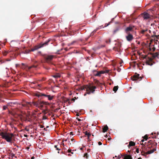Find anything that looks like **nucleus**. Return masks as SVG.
Wrapping results in <instances>:
<instances>
[{
  "mask_svg": "<svg viewBox=\"0 0 159 159\" xmlns=\"http://www.w3.org/2000/svg\"><path fill=\"white\" fill-rule=\"evenodd\" d=\"M75 99H76V98L75 97L74 98H72L71 100L72 101H73L74 102L75 100Z\"/></svg>",
  "mask_w": 159,
  "mask_h": 159,
  "instance_id": "a19ab883",
  "label": "nucleus"
},
{
  "mask_svg": "<svg viewBox=\"0 0 159 159\" xmlns=\"http://www.w3.org/2000/svg\"><path fill=\"white\" fill-rule=\"evenodd\" d=\"M147 30H148L147 29H146L145 30H142L141 31V33L142 34H144V33L145 32H146V31H147Z\"/></svg>",
  "mask_w": 159,
  "mask_h": 159,
  "instance_id": "2f4dec72",
  "label": "nucleus"
},
{
  "mask_svg": "<svg viewBox=\"0 0 159 159\" xmlns=\"http://www.w3.org/2000/svg\"><path fill=\"white\" fill-rule=\"evenodd\" d=\"M91 134L89 133V135H87L88 136V139L89 140H89V137H90V136H91Z\"/></svg>",
  "mask_w": 159,
  "mask_h": 159,
  "instance_id": "58836bf2",
  "label": "nucleus"
},
{
  "mask_svg": "<svg viewBox=\"0 0 159 159\" xmlns=\"http://www.w3.org/2000/svg\"><path fill=\"white\" fill-rule=\"evenodd\" d=\"M7 108V105L4 106L3 107V110H5Z\"/></svg>",
  "mask_w": 159,
  "mask_h": 159,
  "instance_id": "473e14b6",
  "label": "nucleus"
},
{
  "mask_svg": "<svg viewBox=\"0 0 159 159\" xmlns=\"http://www.w3.org/2000/svg\"><path fill=\"white\" fill-rule=\"evenodd\" d=\"M8 53V52L7 51H3L2 52V55L4 56H6L7 54Z\"/></svg>",
  "mask_w": 159,
  "mask_h": 159,
  "instance_id": "a878e982",
  "label": "nucleus"
},
{
  "mask_svg": "<svg viewBox=\"0 0 159 159\" xmlns=\"http://www.w3.org/2000/svg\"><path fill=\"white\" fill-rule=\"evenodd\" d=\"M34 157L33 156L31 158V159H34Z\"/></svg>",
  "mask_w": 159,
  "mask_h": 159,
  "instance_id": "5fc2aeb1",
  "label": "nucleus"
},
{
  "mask_svg": "<svg viewBox=\"0 0 159 159\" xmlns=\"http://www.w3.org/2000/svg\"><path fill=\"white\" fill-rule=\"evenodd\" d=\"M57 147H58L57 145H55L54 146V147L56 148V149L57 150H61V148H59Z\"/></svg>",
  "mask_w": 159,
  "mask_h": 159,
  "instance_id": "c9c22d12",
  "label": "nucleus"
},
{
  "mask_svg": "<svg viewBox=\"0 0 159 159\" xmlns=\"http://www.w3.org/2000/svg\"><path fill=\"white\" fill-rule=\"evenodd\" d=\"M84 89H86L87 91L86 93L84 95L85 96L86 95V94H90L91 93H93L95 90V89H96V86H91L90 85H86L84 87Z\"/></svg>",
  "mask_w": 159,
  "mask_h": 159,
  "instance_id": "f03ea898",
  "label": "nucleus"
},
{
  "mask_svg": "<svg viewBox=\"0 0 159 159\" xmlns=\"http://www.w3.org/2000/svg\"><path fill=\"white\" fill-rule=\"evenodd\" d=\"M14 134L12 133H8L7 131L1 130V137L5 140L7 142L11 143L12 141V138L14 137Z\"/></svg>",
  "mask_w": 159,
  "mask_h": 159,
  "instance_id": "f257e3e1",
  "label": "nucleus"
},
{
  "mask_svg": "<svg viewBox=\"0 0 159 159\" xmlns=\"http://www.w3.org/2000/svg\"><path fill=\"white\" fill-rule=\"evenodd\" d=\"M144 139H142L141 140V141L140 142V143H141V142H143L144 141Z\"/></svg>",
  "mask_w": 159,
  "mask_h": 159,
  "instance_id": "c03bdc74",
  "label": "nucleus"
},
{
  "mask_svg": "<svg viewBox=\"0 0 159 159\" xmlns=\"http://www.w3.org/2000/svg\"><path fill=\"white\" fill-rule=\"evenodd\" d=\"M67 151L68 152H71V149H69L68 150H67Z\"/></svg>",
  "mask_w": 159,
  "mask_h": 159,
  "instance_id": "37998d69",
  "label": "nucleus"
},
{
  "mask_svg": "<svg viewBox=\"0 0 159 159\" xmlns=\"http://www.w3.org/2000/svg\"><path fill=\"white\" fill-rule=\"evenodd\" d=\"M71 152V154H73V152Z\"/></svg>",
  "mask_w": 159,
  "mask_h": 159,
  "instance_id": "774afa93",
  "label": "nucleus"
},
{
  "mask_svg": "<svg viewBox=\"0 0 159 159\" xmlns=\"http://www.w3.org/2000/svg\"><path fill=\"white\" fill-rule=\"evenodd\" d=\"M35 95L38 97H44L47 98L50 101L52 100L55 97V96L53 95H51L39 92L35 93Z\"/></svg>",
  "mask_w": 159,
  "mask_h": 159,
  "instance_id": "7ed1b4c3",
  "label": "nucleus"
},
{
  "mask_svg": "<svg viewBox=\"0 0 159 159\" xmlns=\"http://www.w3.org/2000/svg\"><path fill=\"white\" fill-rule=\"evenodd\" d=\"M108 129V127L107 126V125L105 126L103 128L102 132L103 133L106 132L107 130Z\"/></svg>",
  "mask_w": 159,
  "mask_h": 159,
  "instance_id": "6ab92c4d",
  "label": "nucleus"
},
{
  "mask_svg": "<svg viewBox=\"0 0 159 159\" xmlns=\"http://www.w3.org/2000/svg\"><path fill=\"white\" fill-rule=\"evenodd\" d=\"M111 138H108V140H111Z\"/></svg>",
  "mask_w": 159,
  "mask_h": 159,
  "instance_id": "09e8293b",
  "label": "nucleus"
},
{
  "mask_svg": "<svg viewBox=\"0 0 159 159\" xmlns=\"http://www.w3.org/2000/svg\"><path fill=\"white\" fill-rule=\"evenodd\" d=\"M39 101H37L36 102H33L32 103L34 104V106L38 107H39Z\"/></svg>",
  "mask_w": 159,
  "mask_h": 159,
  "instance_id": "412c9836",
  "label": "nucleus"
},
{
  "mask_svg": "<svg viewBox=\"0 0 159 159\" xmlns=\"http://www.w3.org/2000/svg\"><path fill=\"white\" fill-rule=\"evenodd\" d=\"M153 33L154 34V35H155L156 33H155V32L154 31V32H153Z\"/></svg>",
  "mask_w": 159,
  "mask_h": 159,
  "instance_id": "4d7b16f0",
  "label": "nucleus"
},
{
  "mask_svg": "<svg viewBox=\"0 0 159 159\" xmlns=\"http://www.w3.org/2000/svg\"><path fill=\"white\" fill-rule=\"evenodd\" d=\"M39 107H38L39 108H41L43 107V102L42 101L39 102Z\"/></svg>",
  "mask_w": 159,
  "mask_h": 159,
  "instance_id": "5701e85b",
  "label": "nucleus"
},
{
  "mask_svg": "<svg viewBox=\"0 0 159 159\" xmlns=\"http://www.w3.org/2000/svg\"><path fill=\"white\" fill-rule=\"evenodd\" d=\"M115 49H116V47H114V48H113V49H114V50H115Z\"/></svg>",
  "mask_w": 159,
  "mask_h": 159,
  "instance_id": "052dcab7",
  "label": "nucleus"
},
{
  "mask_svg": "<svg viewBox=\"0 0 159 159\" xmlns=\"http://www.w3.org/2000/svg\"><path fill=\"white\" fill-rule=\"evenodd\" d=\"M47 119V117L46 116L43 117V119Z\"/></svg>",
  "mask_w": 159,
  "mask_h": 159,
  "instance_id": "de8ad7c7",
  "label": "nucleus"
},
{
  "mask_svg": "<svg viewBox=\"0 0 159 159\" xmlns=\"http://www.w3.org/2000/svg\"><path fill=\"white\" fill-rule=\"evenodd\" d=\"M127 34H128L127 36H126L127 40L129 42L131 41L134 39L133 35L130 33Z\"/></svg>",
  "mask_w": 159,
  "mask_h": 159,
  "instance_id": "9b49d317",
  "label": "nucleus"
},
{
  "mask_svg": "<svg viewBox=\"0 0 159 159\" xmlns=\"http://www.w3.org/2000/svg\"><path fill=\"white\" fill-rule=\"evenodd\" d=\"M139 75L138 74L137 75H135L131 77V80L133 81H136L139 80V79H142V78L139 76ZM141 80L140 79L139 81Z\"/></svg>",
  "mask_w": 159,
  "mask_h": 159,
  "instance_id": "9d476101",
  "label": "nucleus"
},
{
  "mask_svg": "<svg viewBox=\"0 0 159 159\" xmlns=\"http://www.w3.org/2000/svg\"><path fill=\"white\" fill-rule=\"evenodd\" d=\"M123 159H132V158L130 155H125Z\"/></svg>",
  "mask_w": 159,
  "mask_h": 159,
  "instance_id": "a211bd4d",
  "label": "nucleus"
},
{
  "mask_svg": "<svg viewBox=\"0 0 159 159\" xmlns=\"http://www.w3.org/2000/svg\"><path fill=\"white\" fill-rule=\"evenodd\" d=\"M38 66V65H32L30 66H28V69L29 70H30L31 69H32V70L36 69V68H37Z\"/></svg>",
  "mask_w": 159,
  "mask_h": 159,
  "instance_id": "4468645a",
  "label": "nucleus"
},
{
  "mask_svg": "<svg viewBox=\"0 0 159 159\" xmlns=\"http://www.w3.org/2000/svg\"><path fill=\"white\" fill-rule=\"evenodd\" d=\"M135 143L133 141H131L129 142L128 147H129L131 146H133L135 145Z\"/></svg>",
  "mask_w": 159,
  "mask_h": 159,
  "instance_id": "f3484780",
  "label": "nucleus"
},
{
  "mask_svg": "<svg viewBox=\"0 0 159 159\" xmlns=\"http://www.w3.org/2000/svg\"><path fill=\"white\" fill-rule=\"evenodd\" d=\"M77 119L79 121H80L81 120L79 118H77Z\"/></svg>",
  "mask_w": 159,
  "mask_h": 159,
  "instance_id": "a18cd8bd",
  "label": "nucleus"
},
{
  "mask_svg": "<svg viewBox=\"0 0 159 159\" xmlns=\"http://www.w3.org/2000/svg\"><path fill=\"white\" fill-rule=\"evenodd\" d=\"M118 86H115L114 87L113 89V91L116 93L117 90H118Z\"/></svg>",
  "mask_w": 159,
  "mask_h": 159,
  "instance_id": "393cba45",
  "label": "nucleus"
},
{
  "mask_svg": "<svg viewBox=\"0 0 159 159\" xmlns=\"http://www.w3.org/2000/svg\"><path fill=\"white\" fill-rule=\"evenodd\" d=\"M146 143H145V144H143V143L142 144L140 143L141 144H142L143 146L142 147V150H144V151H145V149L147 148V144H146Z\"/></svg>",
  "mask_w": 159,
  "mask_h": 159,
  "instance_id": "aec40b11",
  "label": "nucleus"
},
{
  "mask_svg": "<svg viewBox=\"0 0 159 159\" xmlns=\"http://www.w3.org/2000/svg\"><path fill=\"white\" fill-rule=\"evenodd\" d=\"M54 57V56L52 55H45L44 57L46 62L49 63Z\"/></svg>",
  "mask_w": 159,
  "mask_h": 159,
  "instance_id": "0eeeda50",
  "label": "nucleus"
},
{
  "mask_svg": "<svg viewBox=\"0 0 159 159\" xmlns=\"http://www.w3.org/2000/svg\"><path fill=\"white\" fill-rule=\"evenodd\" d=\"M152 37L153 38L155 37L156 39H159V35H153L152 36Z\"/></svg>",
  "mask_w": 159,
  "mask_h": 159,
  "instance_id": "cd10ccee",
  "label": "nucleus"
},
{
  "mask_svg": "<svg viewBox=\"0 0 159 159\" xmlns=\"http://www.w3.org/2000/svg\"><path fill=\"white\" fill-rule=\"evenodd\" d=\"M28 105H30V107L32 106V104L31 102H26L25 104H22V106L24 107H26L27 108L29 109V107L28 106Z\"/></svg>",
  "mask_w": 159,
  "mask_h": 159,
  "instance_id": "ddd939ff",
  "label": "nucleus"
},
{
  "mask_svg": "<svg viewBox=\"0 0 159 159\" xmlns=\"http://www.w3.org/2000/svg\"><path fill=\"white\" fill-rule=\"evenodd\" d=\"M85 135H89V133H88L87 131H85L84 132Z\"/></svg>",
  "mask_w": 159,
  "mask_h": 159,
  "instance_id": "e433bc0d",
  "label": "nucleus"
},
{
  "mask_svg": "<svg viewBox=\"0 0 159 159\" xmlns=\"http://www.w3.org/2000/svg\"><path fill=\"white\" fill-rule=\"evenodd\" d=\"M99 83V81H98V80H97V81L96 83H97V84H98V83Z\"/></svg>",
  "mask_w": 159,
  "mask_h": 159,
  "instance_id": "603ef678",
  "label": "nucleus"
},
{
  "mask_svg": "<svg viewBox=\"0 0 159 159\" xmlns=\"http://www.w3.org/2000/svg\"><path fill=\"white\" fill-rule=\"evenodd\" d=\"M156 147H155V148H154L153 149H151L150 150H149V151H147L146 153V154H151V153H153L154 152H155V151H156Z\"/></svg>",
  "mask_w": 159,
  "mask_h": 159,
  "instance_id": "2eb2a0df",
  "label": "nucleus"
},
{
  "mask_svg": "<svg viewBox=\"0 0 159 159\" xmlns=\"http://www.w3.org/2000/svg\"><path fill=\"white\" fill-rule=\"evenodd\" d=\"M134 29L136 30L137 28L134 26L132 25H129V26L127 27L125 30V32L126 34L130 33V31H133Z\"/></svg>",
  "mask_w": 159,
  "mask_h": 159,
  "instance_id": "423d86ee",
  "label": "nucleus"
},
{
  "mask_svg": "<svg viewBox=\"0 0 159 159\" xmlns=\"http://www.w3.org/2000/svg\"><path fill=\"white\" fill-rule=\"evenodd\" d=\"M84 157L86 158L87 159L88 158V154L87 153H85L84 154Z\"/></svg>",
  "mask_w": 159,
  "mask_h": 159,
  "instance_id": "f704fd0d",
  "label": "nucleus"
},
{
  "mask_svg": "<svg viewBox=\"0 0 159 159\" xmlns=\"http://www.w3.org/2000/svg\"><path fill=\"white\" fill-rule=\"evenodd\" d=\"M157 143L155 142H153L152 140H150L147 143V148L145 149V151L149 150L153 146L157 147Z\"/></svg>",
  "mask_w": 159,
  "mask_h": 159,
  "instance_id": "39448f33",
  "label": "nucleus"
},
{
  "mask_svg": "<svg viewBox=\"0 0 159 159\" xmlns=\"http://www.w3.org/2000/svg\"><path fill=\"white\" fill-rule=\"evenodd\" d=\"M24 136L25 137H27V135H25Z\"/></svg>",
  "mask_w": 159,
  "mask_h": 159,
  "instance_id": "69168bd1",
  "label": "nucleus"
},
{
  "mask_svg": "<svg viewBox=\"0 0 159 159\" xmlns=\"http://www.w3.org/2000/svg\"><path fill=\"white\" fill-rule=\"evenodd\" d=\"M136 152L137 153H139V148H137L136 150Z\"/></svg>",
  "mask_w": 159,
  "mask_h": 159,
  "instance_id": "ea45409f",
  "label": "nucleus"
},
{
  "mask_svg": "<svg viewBox=\"0 0 159 159\" xmlns=\"http://www.w3.org/2000/svg\"><path fill=\"white\" fill-rule=\"evenodd\" d=\"M105 137H106V138H107V135H106L105 136Z\"/></svg>",
  "mask_w": 159,
  "mask_h": 159,
  "instance_id": "680f3d73",
  "label": "nucleus"
},
{
  "mask_svg": "<svg viewBox=\"0 0 159 159\" xmlns=\"http://www.w3.org/2000/svg\"><path fill=\"white\" fill-rule=\"evenodd\" d=\"M104 71V73H108L109 72V70H105V71Z\"/></svg>",
  "mask_w": 159,
  "mask_h": 159,
  "instance_id": "4c0bfd02",
  "label": "nucleus"
},
{
  "mask_svg": "<svg viewBox=\"0 0 159 159\" xmlns=\"http://www.w3.org/2000/svg\"><path fill=\"white\" fill-rule=\"evenodd\" d=\"M43 103V105H50V103L47 102H45L43 101H42Z\"/></svg>",
  "mask_w": 159,
  "mask_h": 159,
  "instance_id": "c85d7f7f",
  "label": "nucleus"
},
{
  "mask_svg": "<svg viewBox=\"0 0 159 159\" xmlns=\"http://www.w3.org/2000/svg\"><path fill=\"white\" fill-rule=\"evenodd\" d=\"M104 72L103 71H98L97 73L95 75V76H100L102 74H104Z\"/></svg>",
  "mask_w": 159,
  "mask_h": 159,
  "instance_id": "dca6fc26",
  "label": "nucleus"
},
{
  "mask_svg": "<svg viewBox=\"0 0 159 159\" xmlns=\"http://www.w3.org/2000/svg\"><path fill=\"white\" fill-rule=\"evenodd\" d=\"M142 16L144 20H148L150 18V15L145 12L142 13Z\"/></svg>",
  "mask_w": 159,
  "mask_h": 159,
  "instance_id": "1a4fd4ad",
  "label": "nucleus"
},
{
  "mask_svg": "<svg viewBox=\"0 0 159 159\" xmlns=\"http://www.w3.org/2000/svg\"><path fill=\"white\" fill-rule=\"evenodd\" d=\"M50 41V40H48L43 43H40L38 45L35 46L33 48H31V50L29 51V52L34 51L35 50L43 47L44 46L47 45Z\"/></svg>",
  "mask_w": 159,
  "mask_h": 159,
  "instance_id": "20e7f679",
  "label": "nucleus"
},
{
  "mask_svg": "<svg viewBox=\"0 0 159 159\" xmlns=\"http://www.w3.org/2000/svg\"><path fill=\"white\" fill-rule=\"evenodd\" d=\"M146 57H147V56H145V57H144V58H145Z\"/></svg>",
  "mask_w": 159,
  "mask_h": 159,
  "instance_id": "338daca9",
  "label": "nucleus"
},
{
  "mask_svg": "<svg viewBox=\"0 0 159 159\" xmlns=\"http://www.w3.org/2000/svg\"><path fill=\"white\" fill-rule=\"evenodd\" d=\"M87 151L88 152H89L90 151V149H88L87 150Z\"/></svg>",
  "mask_w": 159,
  "mask_h": 159,
  "instance_id": "6e6d98bb",
  "label": "nucleus"
},
{
  "mask_svg": "<svg viewBox=\"0 0 159 159\" xmlns=\"http://www.w3.org/2000/svg\"><path fill=\"white\" fill-rule=\"evenodd\" d=\"M68 155L69 156H71V154H68Z\"/></svg>",
  "mask_w": 159,
  "mask_h": 159,
  "instance_id": "0e129e2a",
  "label": "nucleus"
},
{
  "mask_svg": "<svg viewBox=\"0 0 159 159\" xmlns=\"http://www.w3.org/2000/svg\"><path fill=\"white\" fill-rule=\"evenodd\" d=\"M150 54L152 55V57L153 58H155L156 57H157L159 55V54L157 52H156L155 53L153 54L150 53Z\"/></svg>",
  "mask_w": 159,
  "mask_h": 159,
  "instance_id": "4be33fe9",
  "label": "nucleus"
},
{
  "mask_svg": "<svg viewBox=\"0 0 159 159\" xmlns=\"http://www.w3.org/2000/svg\"><path fill=\"white\" fill-rule=\"evenodd\" d=\"M152 58L148 57L146 59V61L145 63L147 65L152 66L153 65V63H152Z\"/></svg>",
  "mask_w": 159,
  "mask_h": 159,
  "instance_id": "6e6552de",
  "label": "nucleus"
},
{
  "mask_svg": "<svg viewBox=\"0 0 159 159\" xmlns=\"http://www.w3.org/2000/svg\"><path fill=\"white\" fill-rule=\"evenodd\" d=\"M141 152L142 155H143L144 156H146V155H147L146 154V152H145L144 151H143V150H142V151Z\"/></svg>",
  "mask_w": 159,
  "mask_h": 159,
  "instance_id": "c756f323",
  "label": "nucleus"
},
{
  "mask_svg": "<svg viewBox=\"0 0 159 159\" xmlns=\"http://www.w3.org/2000/svg\"><path fill=\"white\" fill-rule=\"evenodd\" d=\"M74 140V139H71V140L72 141H73Z\"/></svg>",
  "mask_w": 159,
  "mask_h": 159,
  "instance_id": "bf43d9fd",
  "label": "nucleus"
},
{
  "mask_svg": "<svg viewBox=\"0 0 159 159\" xmlns=\"http://www.w3.org/2000/svg\"><path fill=\"white\" fill-rule=\"evenodd\" d=\"M118 159H120V158L121 157H120L119 155V156H118Z\"/></svg>",
  "mask_w": 159,
  "mask_h": 159,
  "instance_id": "3c124183",
  "label": "nucleus"
},
{
  "mask_svg": "<svg viewBox=\"0 0 159 159\" xmlns=\"http://www.w3.org/2000/svg\"><path fill=\"white\" fill-rule=\"evenodd\" d=\"M111 42V39H109L107 40H106V42L107 43H110Z\"/></svg>",
  "mask_w": 159,
  "mask_h": 159,
  "instance_id": "7c9ffc66",
  "label": "nucleus"
},
{
  "mask_svg": "<svg viewBox=\"0 0 159 159\" xmlns=\"http://www.w3.org/2000/svg\"><path fill=\"white\" fill-rule=\"evenodd\" d=\"M53 77L55 78H58L61 77V75L60 74L57 73L53 75Z\"/></svg>",
  "mask_w": 159,
  "mask_h": 159,
  "instance_id": "b1692460",
  "label": "nucleus"
},
{
  "mask_svg": "<svg viewBox=\"0 0 159 159\" xmlns=\"http://www.w3.org/2000/svg\"><path fill=\"white\" fill-rule=\"evenodd\" d=\"M70 135H73V133L72 132H70Z\"/></svg>",
  "mask_w": 159,
  "mask_h": 159,
  "instance_id": "8fccbe9b",
  "label": "nucleus"
},
{
  "mask_svg": "<svg viewBox=\"0 0 159 159\" xmlns=\"http://www.w3.org/2000/svg\"><path fill=\"white\" fill-rule=\"evenodd\" d=\"M4 156H3V155H2V158H4Z\"/></svg>",
  "mask_w": 159,
  "mask_h": 159,
  "instance_id": "864d4df0",
  "label": "nucleus"
},
{
  "mask_svg": "<svg viewBox=\"0 0 159 159\" xmlns=\"http://www.w3.org/2000/svg\"><path fill=\"white\" fill-rule=\"evenodd\" d=\"M115 24L118 25V26H117L116 29V30H114L113 31V34H115L117 31H118L119 29H120L121 27V24L119 22H115Z\"/></svg>",
  "mask_w": 159,
  "mask_h": 159,
  "instance_id": "f8f14e48",
  "label": "nucleus"
},
{
  "mask_svg": "<svg viewBox=\"0 0 159 159\" xmlns=\"http://www.w3.org/2000/svg\"><path fill=\"white\" fill-rule=\"evenodd\" d=\"M152 50L153 51H154L155 50V48L154 47L153 48H152Z\"/></svg>",
  "mask_w": 159,
  "mask_h": 159,
  "instance_id": "49530a36",
  "label": "nucleus"
},
{
  "mask_svg": "<svg viewBox=\"0 0 159 159\" xmlns=\"http://www.w3.org/2000/svg\"><path fill=\"white\" fill-rule=\"evenodd\" d=\"M114 19V18H112V19L111 20V21H110V22H109L108 24H105L106 25L104 26V27H106V26H108L109 25L111 24V23H112Z\"/></svg>",
  "mask_w": 159,
  "mask_h": 159,
  "instance_id": "bb28decb",
  "label": "nucleus"
},
{
  "mask_svg": "<svg viewBox=\"0 0 159 159\" xmlns=\"http://www.w3.org/2000/svg\"><path fill=\"white\" fill-rule=\"evenodd\" d=\"M143 138L145 140H147L148 139V136L147 135H146L144 137H143Z\"/></svg>",
  "mask_w": 159,
  "mask_h": 159,
  "instance_id": "72a5a7b5",
  "label": "nucleus"
},
{
  "mask_svg": "<svg viewBox=\"0 0 159 159\" xmlns=\"http://www.w3.org/2000/svg\"><path fill=\"white\" fill-rule=\"evenodd\" d=\"M120 69H118V71H120Z\"/></svg>",
  "mask_w": 159,
  "mask_h": 159,
  "instance_id": "13d9d810",
  "label": "nucleus"
},
{
  "mask_svg": "<svg viewBox=\"0 0 159 159\" xmlns=\"http://www.w3.org/2000/svg\"><path fill=\"white\" fill-rule=\"evenodd\" d=\"M138 159H141V158L140 157L139 158H138Z\"/></svg>",
  "mask_w": 159,
  "mask_h": 159,
  "instance_id": "e2e57ef3",
  "label": "nucleus"
},
{
  "mask_svg": "<svg viewBox=\"0 0 159 159\" xmlns=\"http://www.w3.org/2000/svg\"><path fill=\"white\" fill-rule=\"evenodd\" d=\"M98 144L99 145H101L102 144V143L100 142H99L98 143Z\"/></svg>",
  "mask_w": 159,
  "mask_h": 159,
  "instance_id": "79ce46f5",
  "label": "nucleus"
}]
</instances>
